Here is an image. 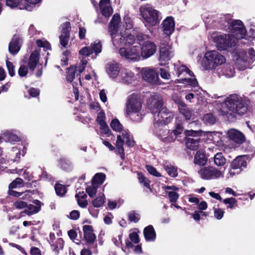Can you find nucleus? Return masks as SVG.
Returning <instances> with one entry per match:
<instances>
[{
	"label": "nucleus",
	"mask_w": 255,
	"mask_h": 255,
	"mask_svg": "<svg viewBox=\"0 0 255 255\" xmlns=\"http://www.w3.org/2000/svg\"><path fill=\"white\" fill-rule=\"evenodd\" d=\"M58 166L64 170H67L70 168L71 163L64 158H60L58 160Z\"/></svg>",
	"instance_id": "nucleus-49"
},
{
	"label": "nucleus",
	"mask_w": 255,
	"mask_h": 255,
	"mask_svg": "<svg viewBox=\"0 0 255 255\" xmlns=\"http://www.w3.org/2000/svg\"><path fill=\"white\" fill-rule=\"evenodd\" d=\"M17 173L19 175H22L23 177L28 181H30L31 179V175L29 173V172L26 171V169H19L17 171Z\"/></svg>",
	"instance_id": "nucleus-62"
},
{
	"label": "nucleus",
	"mask_w": 255,
	"mask_h": 255,
	"mask_svg": "<svg viewBox=\"0 0 255 255\" xmlns=\"http://www.w3.org/2000/svg\"><path fill=\"white\" fill-rule=\"evenodd\" d=\"M126 114L134 121L138 122L143 118L142 103L138 94H132L128 97L126 103Z\"/></svg>",
	"instance_id": "nucleus-7"
},
{
	"label": "nucleus",
	"mask_w": 255,
	"mask_h": 255,
	"mask_svg": "<svg viewBox=\"0 0 255 255\" xmlns=\"http://www.w3.org/2000/svg\"><path fill=\"white\" fill-rule=\"evenodd\" d=\"M194 93H189L186 95L185 99L186 100L191 101V100L196 98L198 99L199 103L200 102V98H202L201 95L202 93L201 92H199L198 90L193 91Z\"/></svg>",
	"instance_id": "nucleus-43"
},
{
	"label": "nucleus",
	"mask_w": 255,
	"mask_h": 255,
	"mask_svg": "<svg viewBox=\"0 0 255 255\" xmlns=\"http://www.w3.org/2000/svg\"><path fill=\"white\" fill-rule=\"evenodd\" d=\"M83 230L84 238L87 243L89 244H93L96 239V236L93 233L92 227L89 225H85L83 227Z\"/></svg>",
	"instance_id": "nucleus-26"
},
{
	"label": "nucleus",
	"mask_w": 255,
	"mask_h": 255,
	"mask_svg": "<svg viewBox=\"0 0 255 255\" xmlns=\"http://www.w3.org/2000/svg\"><path fill=\"white\" fill-rule=\"evenodd\" d=\"M23 186V181L20 178H17L9 185V189H14Z\"/></svg>",
	"instance_id": "nucleus-50"
},
{
	"label": "nucleus",
	"mask_w": 255,
	"mask_h": 255,
	"mask_svg": "<svg viewBox=\"0 0 255 255\" xmlns=\"http://www.w3.org/2000/svg\"><path fill=\"white\" fill-rule=\"evenodd\" d=\"M110 126L113 130L120 133L117 136L116 147L118 153L120 154L121 158L124 159V143L125 142L126 145L128 147L133 146L134 143L133 137L130 134L128 130L124 129L122 125L118 119H113L110 124Z\"/></svg>",
	"instance_id": "nucleus-6"
},
{
	"label": "nucleus",
	"mask_w": 255,
	"mask_h": 255,
	"mask_svg": "<svg viewBox=\"0 0 255 255\" xmlns=\"http://www.w3.org/2000/svg\"><path fill=\"white\" fill-rule=\"evenodd\" d=\"M21 39L18 36H14L9 44V52L13 55L16 54L20 50Z\"/></svg>",
	"instance_id": "nucleus-25"
},
{
	"label": "nucleus",
	"mask_w": 255,
	"mask_h": 255,
	"mask_svg": "<svg viewBox=\"0 0 255 255\" xmlns=\"http://www.w3.org/2000/svg\"><path fill=\"white\" fill-rule=\"evenodd\" d=\"M226 62L225 57L216 50L207 51L202 61V66L206 70H215Z\"/></svg>",
	"instance_id": "nucleus-11"
},
{
	"label": "nucleus",
	"mask_w": 255,
	"mask_h": 255,
	"mask_svg": "<svg viewBox=\"0 0 255 255\" xmlns=\"http://www.w3.org/2000/svg\"><path fill=\"white\" fill-rule=\"evenodd\" d=\"M173 56V52L170 45L161 46L159 51V64L161 66L165 65Z\"/></svg>",
	"instance_id": "nucleus-17"
},
{
	"label": "nucleus",
	"mask_w": 255,
	"mask_h": 255,
	"mask_svg": "<svg viewBox=\"0 0 255 255\" xmlns=\"http://www.w3.org/2000/svg\"><path fill=\"white\" fill-rule=\"evenodd\" d=\"M159 74L160 77L163 79L169 80L171 78V75L170 73L164 68H160L159 69Z\"/></svg>",
	"instance_id": "nucleus-60"
},
{
	"label": "nucleus",
	"mask_w": 255,
	"mask_h": 255,
	"mask_svg": "<svg viewBox=\"0 0 255 255\" xmlns=\"http://www.w3.org/2000/svg\"><path fill=\"white\" fill-rule=\"evenodd\" d=\"M23 3V0H6V4L11 8L18 7L20 9V4Z\"/></svg>",
	"instance_id": "nucleus-51"
},
{
	"label": "nucleus",
	"mask_w": 255,
	"mask_h": 255,
	"mask_svg": "<svg viewBox=\"0 0 255 255\" xmlns=\"http://www.w3.org/2000/svg\"><path fill=\"white\" fill-rule=\"evenodd\" d=\"M120 77L121 81L127 84L131 83L135 79L134 73L128 69L122 70Z\"/></svg>",
	"instance_id": "nucleus-28"
},
{
	"label": "nucleus",
	"mask_w": 255,
	"mask_h": 255,
	"mask_svg": "<svg viewBox=\"0 0 255 255\" xmlns=\"http://www.w3.org/2000/svg\"><path fill=\"white\" fill-rule=\"evenodd\" d=\"M146 169L148 171V172L152 175L155 176V177H161V174L158 172L156 169L153 167L151 165H147L146 166Z\"/></svg>",
	"instance_id": "nucleus-56"
},
{
	"label": "nucleus",
	"mask_w": 255,
	"mask_h": 255,
	"mask_svg": "<svg viewBox=\"0 0 255 255\" xmlns=\"http://www.w3.org/2000/svg\"><path fill=\"white\" fill-rule=\"evenodd\" d=\"M139 12L146 26H155L162 18L160 11L148 4L141 5L139 8Z\"/></svg>",
	"instance_id": "nucleus-8"
},
{
	"label": "nucleus",
	"mask_w": 255,
	"mask_h": 255,
	"mask_svg": "<svg viewBox=\"0 0 255 255\" xmlns=\"http://www.w3.org/2000/svg\"><path fill=\"white\" fill-rule=\"evenodd\" d=\"M121 69L120 65L117 62L112 61L106 64V72L111 79H115L117 78L120 73H121Z\"/></svg>",
	"instance_id": "nucleus-18"
},
{
	"label": "nucleus",
	"mask_w": 255,
	"mask_h": 255,
	"mask_svg": "<svg viewBox=\"0 0 255 255\" xmlns=\"http://www.w3.org/2000/svg\"><path fill=\"white\" fill-rule=\"evenodd\" d=\"M21 154V151L19 148H18L16 146L12 147L8 153V160L13 162H18L20 158ZM8 161L9 160H8Z\"/></svg>",
	"instance_id": "nucleus-31"
},
{
	"label": "nucleus",
	"mask_w": 255,
	"mask_h": 255,
	"mask_svg": "<svg viewBox=\"0 0 255 255\" xmlns=\"http://www.w3.org/2000/svg\"><path fill=\"white\" fill-rule=\"evenodd\" d=\"M93 53V51L90 47H84L79 51V54L84 57L89 56Z\"/></svg>",
	"instance_id": "nucleus-59"
},
{
	"label": "nucleus",
	"mask_w": 255,
	"mask_h": 255,
	"mask_svg": "<svg viewBox=\"0 0 255 255\" xmlns=\"http://www.w3.org/2000/svg\"><path fill=\"white\" fill-rule=\"evenodd\" d=\"M223 202L225 204H228V208L230 209L234 208L236 205V200L233 197L225 199Z\"/></svg>",
	"instance_id": "nucleus-58"
},
{
	"label": "nucleus",
	"mask_w": 255,
	"mask_h": 255,
	"mask_svg": "<svg viewBox=\"0 0 255 255\" xmlns=\"http://www.w3.org/2000/svg\"><path fill=\"white\" fill-rule=\"evenodd\" d=\"M163 167L167 174L171 177H175L178 175L177 168L169 162L165 161L163 163Z\"/></svg>",
	"instance_id": "nucleus-32"
},
{
	"label": "nucleus",
	"mask_w": 255,
	"mask_h": 255,
	"mask_svg": "<svg viewBox=\"0 0 255 255\" xmlns=\"http://www.w3.org/2000/svg\"><path fill=\"white\" fill-rule=\"evenodd\" d=\"M162 29L164 34L170 35L174 30L175 22L173 17H167L162 22Z\"/></svg>",
	"instance_id": "nucleus-19"
},
{
	"label": "nucleus",
	"mask_w": 255,
	"mask_h": 255,
	"mask_svg": "<svg viewBox=\"0 0 255 255\" xmlns=\"http://www.w3.org/2000/svg\"><path fill=\"white\" fill-rule=\"evenodd\" d=\"M78 204L82 208H85L88 205V201L86 199L87 195L84 191L78 192L75 195Z\"/></svg>",
	"instance_id": "nucleus-35"
},
{
	"label": "nucleus",
	"mask_w": 255,
	"mask_h": 255,
	"mask_svg": "<svg viewBox=\"0 0 255 255\" xmlns=\"http://www.w3.org/2000/svg\"><path fill=\"white\" fill-rule=\"evenodd\" d=\"M174 70L178 77H185L184 78L176 79L174 81L175 84L181 83L185 86H191L195 87L198 85V82L194 78L193 73L189 70L185 65L182 64L179 61L173 64Z\"/></svg>",
	"instance_id": "nucleus-9"
},
{
	"label": "nucleus",
	"mask_w": 255,
	"mask_h": 255,
	"mask_svg": "<svg viewBox=\"0 0 255 255\" xmlns=\"http://www.w3.org/2000/svg\"><path fill=\"white\" fill-rule=\"evenodd\" d=\"M3 140L14 144L19 141L20 139L19 137L13 131L6 130L3 132L0 136V143L2 142Z\"/></svg>",
	"instance_id": "nucleus-21"
},
{
	"label": "nucleus",
	"mask_w": 255,
	"mask_h": 255,
	"mask_svg": "<svg viewBox=\"0 0 255 255\" xmlns=\"http://www.w3.org/2000/svg\"><path fill=\"white\" fill-rule=\"evenodd\" d=\"M100 11L105 17H109L113 13L110 0H101L99 3Z\"/></svg>",
	"instance_id": "nucleus-22"
},
{
	"label": "nucleus",
	"mask_w": 255,
	"mask_h": 255,
	"mask_svg": "<svg viewBox=\"0 0 255 255\" xmlns=\"http://www.w3.org/2000/svg\"><path fill=\"white\" fill-rule=\"evenodd\" d=\"M41 0H23V3L20 4V9H26L31 11L35 8L37 4L41 2Z\"/></svg>",
	"instance_id": "nucleus-29"
},
{
	"label": "nucleus",
	"mask_w": 255,
	"mask_h": 255,
	"mask_svg": "<svg viewBox=\"0 0 255 255\" xmlns=\"http://www.w3.org/2000/svg\"><path fill=\"white\" fill-rule=\"evenodd\" d=\"M28 67L27 61L23 60L20 64V66L18 71L19 76L24 77L27 75L28 69Z\"/></svg>",
	"instance_id": "nucleus-41"
},
{
	"label": "nucleus",
	"mask_w": 255,
	"mask_h": 255,
	"mask_svg": "<svg viewBox=\"0 0 255 255\" xmlns=\"http://www.w3.org/2000/svg\"><path fill=\"white\" fill-rule=\"evenodd\" d=\"M169 200L172 203H175L179 198V194L175 191H167Z\"/></svg>",
	"instance_id": "nucleus-54"
},
{
	"label": "nucleus",
	"mask_w": 255,
	"mask_h": 255,
	"mask_svg": "<svg viewBox=\"0 0 255 255\" xmlns=\"http://www.w3.org/2000/svg\"><path fill=\"white\" fill-rule=\"evenodd\" d=\"M179 113L182 114L186 120L192 119L193 114L192 111L187 107L186 104L178 109Z\"/></svg>",
	"instance_id": "nucleus-36"
},
{
	"label": "nucleus",
	"mask_w": 255,
	"mask_h": 255,
	"mask_svg": "<svg viewBox=\"0 0 255 255\" xmlns=\"http://www.w3.org/2000/svg\"><path fill=\"white\" fill-rule=\"evenodd\" d=\"M223 73L226 77L228 78L232 77L235 75V69L232 65L226 64L222 69Z\"/></svg>",
	"instance_id": "nucleus-38"
},
{
	"label": "nucleus",
	"mask_w": 255,
	"mask_h": 255,
	"mask_svg": "<svg viewBox=\"0 0 255 255\" xmlns=\"http://www.w3.org/2000/svg\"><path fill=\"white\" fill-rule=\"evenodd\" d=\"M39 51L36 50L33 51L30 55L27 61L29 69L33 71L39 61Z\"/></svg>",
	"instance_id": "nucleus-24"
},
{
	"label": "nucleus",
	"mask_w": 255,
	"mask_h": 255,
	"mask_svg": "<svg viewBox=\"0 0 255 255\" xmlns=\"http://www.w3.org/2000/svg\"><path fill=\"white\" fill-rule=\"evenodd\" d=\"M203 131L201 130H186L185 134L186 137V145L188 148L192 150H197L200 145V138Z\"/></svg>",
	"instance_id": "nucleus-12"
},
{
	"label": "nucleus",
	"mask_w": 255,
	"mask_h": 255,
	"mask_svg": "<svg viewBox=\"0 0 255 255\" xmlns=\"http://www.w3.org/2000/svg\"><path fill=\"white\" fill-rule=\"evenodd\" d=\"M203 121L206 125H213L216 122V119L213 115L211 114H207L203 117Z\"/></svg>",
	"instance_id": "nucleus-45"
},
{
	"label": "nucleus",
	"mask_w": 255,
	"mask_h": 255,
	"mask_svg": "<svg viewBox=\"0 0 255 255\" xmlns=\"http://www.w3.org/2000/svg\"><path fill=\"white\" fill-rule=\"evenodd\" d=\"M105 202V196L103 193L99 194L98 196L92 201V204L96 208L102 207Z\"/></svg>",
	"instance_id": "nucleus-39"
},
{
	"label": "nucleus",
	"mask_w": 255,
	"mask_h": 255,
	"mask_svg": "<svg viewBox=\"0 0 255 255\" xmlns=\"http://www.w3.org/2000/svg\"><path fill=\"white\" fill-rule=\"evenodd\" d=\"M33 203L34 205L30 204L27 206L26 209L24 211V213L27 215L30 216L36 214L41 210L42 203L40 201L35 200Z\"/></svg>",
	"instance_id": "nucleus-27"
},
{
	"label": "nucleus",
	"mask_w": 255,
	"mask_h": 255,
	"mask_svg": "<svg viewBox=\"0 0 255 255\" xmlns=\"http://www.w3.org/2000/svg\"><path fill=\"white\" fill-rule=\"evenodd\" d=\"M61 35L70 36L69 32L71 29L70 23L69 22H66L62 25Z\"/></svg>",
	"instance_id": "nucleus-52"
},
{
	"label": "nucleus",
	"mask_w": 255,
	"mask_h": 255,
	"mask_svg": "<svg viewBox=\"0 0 255 255\" xmlns=\"http://www.w3.org/2000/svg\"><path fill=\"white\" fill-rule=\"evenodd\" d=\"M50 240L49 242L51 246L54 247L55 249L62 248L63 241L61 238L57 239L55 243L54 241L55 239V236L54 233H51L49 235Z\"/></svg>",
	"instance_id": "nucleus-37"
},
{
	"label": "nucleus",
	"mask_w": 255,
	"mask_h": 255,
	"mask_svg": "<svg viewBox=\"0 0 255 255\" xmlns=\"http://www.w3.org/2000/svg\"><path fill=\"white\" fill-rule=\"evenodd\" d=\"M220 22L222 28L228 34L215 32L212 34L211 38L219 50H229L236 46L239 39L245 38L247 30L241 20L233 19L228 14L220 17Z\"/></svg>",
	"instance_id": "nucleus-1"
},
{
	"label": "nucleus",
	"mask_w": 255,
	"mask_h": 255,
	"mask_svg": "<svg viewBox=\"0 0 255 255\" xmlns=\"http://www.w3.org/2000/svg\"><path fill=\"white\" fill-rule=\"evenodd\" d=\"M105 178L106 175L104 173H98L95 175L92 182L99 186L103 183Z\"/></svg>",
	"instance_id": "nucleus-40"
},
{
	"label": "nucleus",
	"mask_w": 255,
	"mask_h": 255,
	"mask_svg": "<svg viewBox=\"0 0 255 255\" xmlns=\"http://www.w3.org/2000/svg\"><path fill=\"white\" fill-rule=\"evenodd\" d=\"M217 109L221 114L229 119L235 118L237 115L242 116L248 110L249 100L237 94H231L227 97H218Z\"/></svg>",
	"instance_id": "nucleus-3"
},
{
	"label": "nucleus",
	"mask_w": 255,
	"mask_h": 255,
	"mask_svg": "<svg viewBox=\"0 0 255 255\" xmlns=\"http://www.w3.org/2000/svg\"><path fill=\"white\" fill-rule=\"evenodd\" d=\"M148 106L153 115L154 127L157 128L170 123L173 120L174 114L163 106L161 98L154 95L149 100Z\"/></svg>",
	"instance_id": "nucleus-4"
},
{
	"label": "nucleus",
	"mask_w": 255,
	"mask_h": 255,
	"mask_svg": "<svg viewBox=\"0 0 255 255\" xmlns=\"http://www.w3.org/2000/svg\"><path fill=\"white\" fill-rule=\"evenodd\" d=\"M87 63V60L85 58H83L79 65L72 66L69 68L67 72V80L72 82L76 76L78 77L84 70Z\"/></svg>",
	"instance_id": "nucleus-14"
},
{
	"label": "nucleus",
	"mask_w": 255,
	"mask_h": 255,
	"mask_svg": "<svg viewBox=\"0 0 255 255\" xmlns=\"http://www.w3.org/2000/svg\"><path fill=\"white\" fill-rule=\"evenodd\" d=\"M207 158L204 152L199 150L196 152L194 158V163L199 165H204L207 162Z\"/></svg>",
	"instance_id": "nucleus-34"
},
{
	"label": "nucleus",
	"mask_w": 255,
	"mask_h": 255,
	"mask_svg": "<svg viewBox=\"0 0 255 255\" xmlns=\"http://www.w3.org/2000/svg\"><path fill=\"white\" fill-rule=\"evenodd\" d=\"M123 27L126 29H124V30H127L128 31V30L131 29L133 27L132 21L128 15L125 16L124 18Z\"/></svg>",
	"instance_id": "nucleus-47"
},
{
	"label": "nucleus",
	"mask_w": 255,
	"mask_h": 255,
	"mask_svg": "<svg viewBox=\"0 0 255 255\" xmlns=\"http://www.w3.org/2000/svg\"><path fill=\"white\" fill-rule=\"evenodd\" d=\"M138 178L139 182L143 184L146 188H150V181L145 178L143 174L140 173H137Z\"/></svg>",
	"instance_id": "nucleus-53"
},
{
	"label": "nucleus",
	"mask_w": 255,
	"mask_h": 255,
	"mask_svg": "<svg viewBox=\"0 0 255 255\" xmlns=\"http://www.w3.org/2000/svg\"><path fill=\"white\" fill-rule=\"evenodd\" d=\"M211 162H213L217 166H223L226 163V159L221 152L217 153L213 158L210 159Z\"/></svg>",
	"instance_id": "nucleus-33"
},
{
	"label": "nucleus",
	"mask_w": 255,
	"mask_h": 255,
	"mask_svg": "<svg viewBox=\"0 0 255 255\" xmlns=\"http://www.w3.org/2000/svg\"><path fill=\"white\" fill-rule=\"evenodd\" d=\"M225 212L221 208H214V215L215 218L217 220H221L223 218Z\"/></svg>",
	"instance_id": "nucleus-57"
},
{
	"label": "nucleus",
	"mask_w": 255,
	"mask_h": 255,
	"mask_svg": "<svg viewBox=\"0 0 255 255\" xmlns=\"http://www.w3.org/2000/svg\"><path fill=\"white\" fill-rule=\"evenodd\" d=\"M198 174L204 180L217 179L224 177V171L212 166L201 168L198 171Z\"/></svg>",
	"instance_id": "nucleus-13"
},
{
	"label": "nucleus",
	"mask_w": 255,
	"mask_h": 255,
	"mask_svg": "<svg viewBox=\"0 0 255 255\" xmlns=\"http://www.w3.org/2000/svg\"><path fill=\"white\" fill-rule=\"evenodd\" d=\"M105 115L103 112H99L97 115L96 121L97 123L100 125H102L106 123L105 122Z\"/></svg>",
	"instance_id": "nucleus-63"
},
{
	"label": "nucleus",
	"mask_w": 255,
	"mask_h": 255,
	"mask_svg": "<svg viewBox=\"0 0 255 255\" xmlns=\"http://www.w3.org/2000/svg\"><path fill=\"white\" fill-rule=\"evenodd\" d=\"M98 186L92 182L91 184L88 185L86 187V191L88 195L93 198L96 194Z\"/></svg>",
	"instance_id": "nucleus-42"
},
{
	"label": "nucleus",
	"mask_w": 255,
	"mask_h": 255,
	"mask_svg": "<svg viewBox=\"0 0 255 255\" xmlns=\"http://www.w3.org/2000/svg\"><path fill=\"white\" fill-rule=\"evenodd\" d=\"M155 129L158 138L165 143H169L175 141V136L172 135V131L166 128H158Z\"/></svg>",
	"instance_id": "nucleus-16"
},
{
	"label": "nucleus",
	"mask_w": 255,
	"mask_h": 255,
	"mask_svg": "<svg viewBox=\"0 0 255 255\" xmlns=\"http://www.w3.org/2000/svg\"><path fill=\"white\" fill-rule=\"evenodd\" d=\"M93 53L96 54L100 53L102 51V44L100 41H96L92 43L90 46Z\"/></svg>",
	"instance_id": "nucleus-44"
},
{
	"label": "nucleus",
	"mask_w": 255,
	"mask_h": 255,
	"mask_svg": "<svg viewBox=\"0 0 255 255\" xmlns=\"http://www.w3.org/2000/svg\"><path fill=\"white\" fill-rule=\"evenodd\" d=\"M6 67L8 71L9 75L12 77L15 75L14 67L12 63L9 61L6 62Z\"/></svg>",
	"instance_id": "nucleus-61"
},
{
	"label": "nucleus",
	"mask_w": 255,
	"mask_h": 255,
	"mask_svg": "<svg viewBox=\"0 0 255 255\" xmlns=\"http://www.w3.org/2000/svg\"><path fill=\"white\" fill-rule=\"evenodd\" d=\"M119 49L120 55L127 59L139 61L141 58L147 59L153 55L157 50L156 45L152 41L147 39V37L142 34H138L136 39L134 36V41L129 45Z\"/></svg>",
	"instance_id": "nucleus-2"
},
{
	"label": "nucleus",
	"mask_w": 255,
	"mask_h": 255,
	"mask_svg": "<svg viewBox=\"0 0 255 255\" xmlns=\"http://www.w3.org/2000/svg\"><path fill=\"white\" fill-rule=\"evenodd\" d=\"M143 234L146 241L153 242L155 240L156 233L151 225H149L144 228Z\"/></svg>",
	"instance_id": "nucleus-30"
},
{
	"label": "nucleus",
	"mask_w": 255,
	"mask_h": 255,
	"mask_svg": "<svg viewBox=\"0 0 255 255\" xmlns=\"http://www.w3.org/2000/svg\"><path fill=\"white\" fill-rule=\"evenodd\" d=\"M183 131V127L180 124H177L176 125L175 128L174 130H171V131H172V135L175 136V140L178 136H179L182 134Z\"/></svg>",
	"instance_id": "nucleus-55"
},
{
	"label": "nucleus",
	"mask_w": 255,
	"mask_h": 255,
	"mask_svg": "<svg viewBox=\"0 0 255 255\" xmlns=\"http://www.w3.org/2000/svg\"><path fill=\"white\" fill-rule=\"evenodd\" d=\"M121 17L118 14H115L112 17L109 26V33L112 38L113 45L116 48L124 45H129L134 41V35L129 31L121 29L119 31Z\"/></svg>",
	"instance_id": "nucleus-5"
},
{
	"label": "nucleus",
	"mask_w": 255,
	"mask_h": 255,
	"mask_svg": "<svg viewBox=\"0 0 255 255\" xmlns=\"http://www.w3.org/2000/svg\"><path fill=\"white\" fill-rule=\"evenodd\" d=\"M36 43L38 47L43 48L45 51L51 49L50 43L44 39L37 40Z\"/></svg>",
	"instance_id": "nucleus-46"
},
{
	"label": "nucleus",
	"mask_w": 255,
	"mask_h": 255,
	"mask_svg": "<svg viewBox=\"0 0 255 255\" xmlns=\"http://www.w3.org/2000/svg\"><path fill=\"white\" fill-rule=\"evenodd\" d=\"M237 68L244 70L251 68L255 61V51L253 48L240 50L235 55Z\"/></svg>",
	"instance_id": "nucleus-10"
},
{
	"label": "nucleus",
	"mask_w": 255,
	"mask_h": 255,
	"mask_svg": "<svg viewBox=\"0 0 255 255\" xmlns=\"http://www.w3.org/2000/svg\"><path fill=\"white\" fill-rule=\"evenodd\" d=\"M70 36L60 35L59 40L61 45L63 47H66L68 44Z\"/></svg>",
	"instance_id": "nucleus-64"
},
{
	"label": "nucleus",
	"mask_w": 255,
	"mask_h": 255,
	"mask_svg": "<svg viewBox=\"0 0 255 255\" xmlns=\"http://www.w3.org/2000/svg\"><path fill=\"white\" fill-rule=\"evenodd\" d=\"M227 133L229 138L237 143L241 144L245 140V136L243 133L236 129H230Z\"/></svg>",
	"instance_id": "nucleus-20"
},
{
	"label": "nucleus",
	"mask_w": 255,
	"mask_h": 255,
	"mask_svg": "<svg viewBox=\"0 0 255 255\" xmlns=\"http://www.w3.org/2000/svg\"><path fill=\"white\" fill-rule=\"evenodd\" d=\"M56 194L59 196H63L67 192L66 187L61 184H56L55 186Z\"/></svg>",
	"instance_id": "nucleus-48"
},
{
	"label": "nucleus",
	"mask_w": 255,
	"mask_h": 255,
	"mask_svg": "<svg viewBox=\"0 0 255 255\" xmlns=\"http://www.w3.org/2000/svg\"><path fill=\"white\" fill-rule=\"evenodd\" d=\"M247 157L244 155L237 157L232 162L231 167L232 169L243 170L247 166Z\"/></svg>",
	"instance_id": "nucleus-23"
},
{
	"label": "nucleus",
	"mask_w": 255,
	"mask_h": 255,
	"mask_svg": "<svg viewBox=\"0 0 255 255\" xmlns=\"http://www.w3.org/2000/svg\"><path fill=\"white\" fill-rule=\"evenodd\" d=\"M142 78L146 81L155 85H160V81L157 73L153 69L149 67L142 68L141 71Z\"/></svg>",
	"instance_id": "nucleus-15"
}]
</instances>
